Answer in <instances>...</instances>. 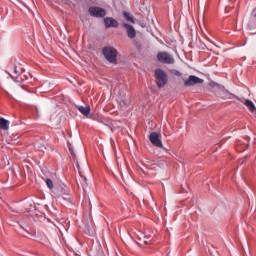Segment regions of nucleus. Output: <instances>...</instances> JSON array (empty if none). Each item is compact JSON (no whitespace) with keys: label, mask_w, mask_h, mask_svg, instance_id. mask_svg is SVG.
I'll use <instances>...</instances> for the list:
<instances>
[{"label":"nucleus","mask_w":256,"mask_h":256,"mask_svg":"<svg viewBox=\"0 0 256 256\" xmlns=\"http://www.w3.org/2000/svg\"><path fill=\"white\" fill-rule=\"evenodd\" d=\"M59 194L60 196H62V198L66 199V197H68V195L70 194V190L67 186H62L59 189Z\"/></svg>","instance_id":"obj_11"},{"label":"nucleus","mask_w":256,"mask_h":256,"mask_svg":"<svg viewBox=\"0 0 256 256\" xmlns=\"http://www.w3.org/2000/svg\"><path fill=\"white\" fill-rule=\"evenodd\" d=\"M76 109L80 111V113H82L84 116H88L92 111L90 106L77 105Z\"/></svg>","instance_id":"obj_9"},{"label":"nucleus","mask_w":256,"mask_h":256,"mask_svg":"<svg viewBox=\"0 0 256 256\" xmlns=\"http://www.w3.org/2000/svg\"><path fill=\"white\" fill-rule=\"evenodd\" d=\"M157 60L162 64H174L175 59L169 52H158Z\"/></svg>","instance_id":"obj_3"},{"label":"nucleus","mask_w":256,"mask_h":256,"mask_svg":"<svg viewBox=\"0 0 256 256\" xmlns=\"http://www.w3.org/2000/svg\"><path fill=\"white\" fill-rule=\"evenodd\" d=\"M156 84L159 89L164 88L168 83L166 72L160 68L155 70Z\"/></svg>","instance_id":"obj_2"},{"label":"nucleus","mask_w":256,"mask_h":256,"mask_svg":"<svg viewBox=\"0 0 256 256\" xmlns=\"http://www.w3.org/2000/svg\"><path fill=\"white\" fill-rule=\"evenodd\" d=\"M122 103L124 104V106H127V105H129L130 100H129V99H126V100H124Z\"/></svg>","instance_id":"obj_18"},{"label":"nucleus","mask_w":256,"mask_h":256,"mask_svg":"<svg viewBox=\"0 0 256 256\" xmlns=\"http://www.w3.org/2000/svg\"><path fill=\"white\" fill-rule=\"evenodd\" d=\"M76 165H77V168H79V163H77Z\"/></svg>","instance_id":"obj_21"},{"label":"nucleus","mask_w":256,"mask_h":256,"mask_svg":"<svg viewBox=\"0 0 256 256\" xmlns=\"http://www.w3.org/2000/svg\"><path fill=\"white\" fill-rule=\"evenodd\" d=\"M174 75L177 76V77H181L182 73H181V71L174 70Z\"/></svg>","instance_id":"obj_17"},{"label":"nucleus","mask_w":256,"mask_h":256,"mask_svg":"<svg viewBox=\"0 0 256 256\" xmlns=\"http://www.w3.org/2000/svg\"><path fill=\"white\" fill-rule=\"evenodd\" d=\"M90 119L95 120L101 124H106V118L101 115H91Z\"/></svg>","instance_id":"obj_12"},{"label":"nucleus","mask_w":256,"mask_h":256,"mask_svg":"<svg viewBox=\"0 0 256 256\" xmlns=\"http://www.w3.org/2000/svg\"><path fill=\"white\" fill-rule=\"evenodd\" d=\"M123 16H124V18H125L128 22H130V23H132V24H135L134 16H131L130 13H128V12H123Z\"/></svg>","instance_id":"obj_14"},{"label":"nucleus","mask_w":256,"mask_h":256,"mask_svg":"<svg viewBox=\"0 0 256 256\" xmlns=\"http://www.w3.org/2000/svg\"><path fill=\"white\" fill-rule=\"evenodd\" d=\"M90 16L92 17H104L106 15V11L100 7H90L88 9Z\"/></svg>","instance_id":"obj_6"},{"label":"nucleus","mask_w":256,"mask_h":256,"mask_svg":"<svg viewBox=\"0 0 256 256\" xmlns=\"http://www.w3.org/2000/svg\"><path fill=\"white\" fill-rule=\"evenodd\" d=\"M102 54L106 61L116 64L117 63V55H118V50H116L113 47H104L102 49Z\"/></svg>","instance_id":"obj_1"},{"label":"nucleus","mask_w":256,"mask_h":256,"mask_svg":"<svg viewBox=\"0 0 256 256\" xmlns=\"http://www.w3.org/2000/svg\"><path fill=\"white\" fill-rule=\"evenodd\" d=\"M254 17H256V14L254 15Z\"/></svg>","instance_id":"obj_22"},{"label":"nucleus","mask_w":256,"mask_h":256,"mask_svg":"<svg viewBox=\"0 0 256 256\" xmlns=\"http://www.w3.org/2000/svg\"><path fill=\"white\" fill-rule=\"evenodd\" d=\"M203 83H204L203 79H201L197 76H194V75H190L189 79L184 81V86L185 87H192V86H195L197 84H203Z\"/></svg>","instance_id":"obj_5"},{"label":"nucleus","mask_w":256,"mask_h":256,"mask_svg":"<svg viewBox=\"0 0 256 256\" xmlns=\"http://www.w3.org/2000/svg\"><path fill=\"white\" fill-rule=\"evenodd\" d=\"M14 72L17 74V69H16V67L14 68Z\"/></svg>","instance_id":"obj_20"},{"label":"nucleus","mask_w":256,"mask_h":256,"mask_svg":"<svg viewBox=\"0 0 256 256\" xmlns=\"http://www.w3.org/2000/svg\"><path fill=\"white\" fill-rule=\"evenodd\" d=\"M10 125V121L0 117V129L2 130H8Z\"/></svg>","instance_id":"obj_10"},{"label":"nucleus","mask_w":256,"mask_h":256,"mask_svg":"<svg viewBox=\"0 0 256 256\" xmlns=\"http://www.w3.org/2000/svg\"><path fill=\"white\" fill-rule=\"evenodd\" d=\"M149 141L154 146L163 148V142L161 141V135L159 133H156V132L150 133Z\"/></svg>","instance_id":"obj_4"},{"label":"nucleus","mask_w":256,"mask_h":256,"mask_svg":"<svg viewBox=\"0 0 256 256\" xmlns=\"http://www.w3.org/2000/svg\"><path fill=\"white\" fill-rule=\"evenodd\" d=\"M104 23H105V27L106 28H118L119 27V23L115 18H111L110 16H107L106 18H104Z\"/></svg>","instance_id":"obj_8"},{"label":"nucleus","mask_w":256,"mask_h":256,"mask_svg":"<svg viewBox=\"0 0 256 256\" xmlns=\"http://www.w3.org/2000/svg\"><path fill=\"white\" fill-rule=\"evenodd\" d=\"M245 105H246V107H247L251 112L256 111V106H255L254 102H251L250 100H246V101H245Z\"/></svg>","instance_id":"obj_13"},{"label":"nucleus","mask_w":256,"mask_h":256,"mask_svg":"<svg viewBox=\"0 0 256 256\" xmlns=\"http://www.w3.org/2000/svg\"><path fill=\"white\" fill-rule=\"evenodd\" d=\"M122 26L126 29L129 39L136 38L137 33H136L135 28L132 25H130L128 23H122Z\"/></svg>","instance_id":"obj_7"},{"label":"nucleus","mask_w":256,"mask_h":256,"mask_svg":"<svg viewBox=\"0 0 256 256\" xmlns=\"http://www.w3.org/2000/svg\"><path fill=\"white\" fill-rule=\"evenodd\" d=\"M84 181H85V183H86V186H87V179H86V177H84Z\"/></svg>","instance_id":"obj_19"},{"label":"nucleus","mask_w":256,"mask_h":256,"mask_svg":"<svg viewBox=\"0 0 256 256\" xmlns=\"http://www.w3.org/2000/svg\"><path fill=\"white\" fill-rule=\"evenodd\" d=\"M46 184L48 186L49 189H52L53 188V182L50 178H47L46 180Z\"/></svg>","instance_id":"obj_15"},{"label":"nucleus","mask_w":256,"mask_h":256,"mask_svg":"<svg viewBox=\"0 0 256 256\" xmlns=\"http://www.w3.org/2000/svg\"><path fill=\"white\" fill-rule=\"evenodd\" d=\"M69 152H70V154H71L74 158H76V153H75L73 147L69 146Z\"/></svg>","instance_id":"obj_16"}]
</instances>
